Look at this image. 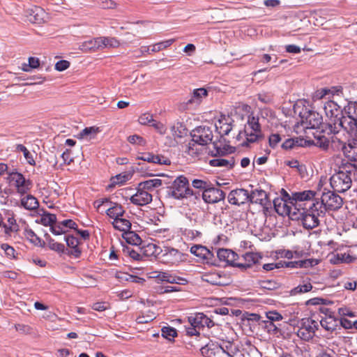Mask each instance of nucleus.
<instances>
[{
    "instance_id": "de8ad7c7",
    "label": "nucleus",
    "mask_w": 357,
    "mask_h": 357,
    "mask_svg": "<svg viewBox=\"0 0 357 357\" xmlns=\"http://www.w3.org/2000/svg\"><path fill=\"white\" fill-rule=\"evenodd\" d=\"M248 124L249 127L248 130L250 129V130L254 132H261V126L259 123V119L257 117H255L254 116H249Z\"/></svg>"
},
{
    "instance_id": "6ab92c4d",
    "label": "nucleus",
    "mask_w": 357,
    "mask_h": 357,
    "mask_svg": "<svg viewBox=\"0 0 357 357\" xmlns=\"http://www.w3.org/2000/svg\"><path fill=\"white\" fill-rule=\"evenodd\" d=\"M249 195L247 190L243 188L235 189L229 193L228 202L231 204L239 206L249 202Z\"/></svg>"
},
{
    "instance_id": "473e14b6",
    "label": "nucleus",
    "mask_w": 357,
    "mask_h": 357,
    "mask_svg": "<svg viewBox=\"0 0 357 357\" xmlns=\"http://www.w3.org/2000/svg\"><path fill=\"white\" fill-rule=\"evenodd\" d=\"M106 213L109 218H113L114 220L115 219L122 217L125 213V211L121 204L115 203L114 206L107 209Z\"/></svg>"
},
{
    "instance_id": "5701e85b",
    "label": "nucleus",
    "mask_w": 357,
    "mask_h": 357,
    "mask_svg": "<svg viewBox=\"0 0 357 357\" xmlns=\"http://www.w3.org/2000/svg\"><path fill=\"white\" fill-rule=\"evenodd\" d=\"M137 160H141L151 164L169 165L171 161L169 158L162 155H154L152 153H144L141 156H137Z\"/></svg>"
},
{
    "instance_id": "4be33fe9",
    "label": "nucleus",
    "mask_w": 357,
    "mask_h": 357,
    "mask_svg": "<svg viewBox=\"0 0 357 357\" xmlns=\"http://www.w3.org/2000/svg\"><path fill=\"white\" fill-rule=\"evenodd\" d=\"M131 203L137 206H144L152 202V195L146 190L137 188V192L130 198Z\"/></svg>"
},
{
    "instance_id": "7c9ffc66",
    "label": "nucleus",
    "mask_w": 357,
    "mask_h": 357,
    "mask_svg": "<svg viewBox=\"0 0 357 357\" xmlns=\"http://www.w3.org/2000/svg\"><path fill=\"white\" fill-rule=\"evenodd\" d=\"M8 225L3 222V228L6 236H10L11 233L17 232L19 230V225H17L14 215L7 219Z\"/></svg>"
},
{
    "instance_id": "4c0bfd02",
    "label": "nucleus",
    "mask_w": 357,
    "mask_h": 357,
    "mask_svg": "<svg viewBox=\"0 0 357 357\" xmlns=\"http://www.w3.org/2000/svg\"><path fill=\"white\" fill-rule=\"evenodd\" d=\"M45 237L48 242V247L50 250L56 251L58 253L64 252L65 245L63 243L56 242L48 234H45Z\"/></svg>"
},
{
    "instance_id": "774afa93",
    "label": "nucleus",
    "mask_w": 357,
    "mask_h": 357,
    "mask_svg": "<svg viewBox=\"0 0 357 357\" xmlns=\"http://www.w3.org/2000/svg\"><path fill=\"white\" fill-rule=\"evenodd\" d=\"M257 98L264 104H269L273 102V96L268 93H259L257 94Z\"/></svg>"
},
{
    "instance_id": "37998d69",
    "label": "nucleus",
    "mask_w": 357,
    "mask_h": 357,
    "mask_svg": "<svg viewBox=\"0 0 357 357\" xmlns=\"http://www.w3.org/2000/svg\"><path fill=\"white\" fill-rule=\"evenodd\" d=\"M15 149L17 151L23 153L24 158L29 165L33 166L36 165V162L33 155L29 151L26 146H24L23 144H17Z\"/></svg>"
},
{
    "instance_id": "a18cd8bd",
    "label": "nucleus",
    "mask_w": 357,
    "mask_h": 357,
    "mask_svg": "<svg viewBox=\"0 0 357 357\" xmlns=\"http://www.w3.org/2000/svg\"><path fill=\"white\" fill-rule=\"evenodd\" d=\"M218 123L220 126L216 125L215 128L221 136L227 135L232 130L231 123L223 122L222 120H219Z\"/></svg>"
},
{
    "instance_id": "39448f33",
    "label": "nucleus",
    "mask_w": 357,
    "mask_h": 357,
    "mask_svg": "<svg viewBox=\"0 0 357 357\" xmlns=\"http://www.w3.org/2000/svg\"><path fill=\"white\" fill-rule=\"evenodd\" d=\"M324 110L326 116L330 118V132H338L340 121L344 118V109H342L335 102L328 101L325 104Z\"/></svg>"
},
{
    "instance_id": "bb28decb",
    "label": "nucleus",
    "mask_w": 357,
    "mask_h": 357,
    "mask_svg": "<svg viewBox=\"0 0 357 357\" xmlns=\"http://www.w3.org/2000/svg\"><path fill=\"white\" fill-rule=\"evenodd\" d=\"M223 349L221 345L218 343L210 342L200 349L201 354L204 357H213L217 354H220Z\"/></svg>"
},
{
    "instance_id": "f03ea898",
    "label": "nucleus",
    "mask_w": 357,
    "mask_h": 357,
    "mask_svg": "<svg viewBox=\"0 0 357 357\" xmlns=\"http://www.w3.org/2000/svg\"><path fill=\"white\" fill-rule=\"evenodd\" d=\"M167 189L168 195L176 199H182L190 196H195L197 199L200 196L199 192H195L190 188L188 180L184 176H178Z\"/></svg>"
},
{
    "instance_id": "aec40b11",
    "label": "nucleus",
    "mask_w": 357,
    "mask_h": 357,
    "mask_svg": "<svg viewBox=\"0 0 357 357\" xmlns=\"http://www.w3.org/2000/svg\"><path fill=\"white\" fill-rule=\"evenodd\" d=\"M204 281L217 286H225L229 284V279L225 273L222 272H211L202 276Z\"/></svg>"
},
{
    "instance_id": "7ed1b4c3",
    "label": "nucleus",
    "mask_w": 357,
    "mask_h": 357,
    "mask_svg": "<svg viewBox=\"0 0 357 357\" xmlns=\"http://www.w3.org/2000/svg\"><path fill=\"white\" fill-rule=\"evenodd\" d=\"M192 142L188 145L187 152L188 154L194 153V146L198 144L205 146L212 142L213 131L211 127L207 126H197L190 132Z\"/></svg>"
},
{
    "instance_id": "2eb2a0df",
    "label": "nucleus",
    "mask_w": 357,
    "mask_h": 357,
    "mask_svg": "<svg viewBox=\"0 0 357 357\" xmlns=\"http://www.w3.org/2000/svg\"><path fill=\"white\" fill-rule=\"evenodd\" d=\"M202 197L206 203L215 204L224 200L225 193L211 184L205 191L202 192Z\"/></svg>"
},
{
    "instance_id": "0eeeda50",
    "label": "nucleus",
    "mask_w": 357,
    "mask_h": 357,
    "mask_svg": "<svg viewBox=\"0 0 357 357\" xmlns=\"http://www.w3.org/2000/svg\"><path fill=\"white\" fill-rule=\"evenodd\" d=\"M244 262H240L236 264V267L241 268L242 271L250 270L248 272L252 277H255L256 273L261 270L260 260L262 256L257 252H248L241 256Z\"/></svg>"
},
{
    "instance_id": "603ef678",
    "label": "nucleus",
    "mask_w": 357,
    "mask_h": 357,
    "mask_svg": "<svg viewBox=\"0 0 357 357\" xmlns=\"http://www.w3.org/2000/svg\"><path fill=\"white\" fill-rule=\"evenodd\" d=\"M174 40H175L174 39H169V40H167L165 41L158 43L155 44L154 45H153L151 51L153 52H159L162 50H164V49L169 47L170 45H172V43L174 42Z\"/></svg>"
},
{
    "instance_id": "a878e982",
    "label": "nucleus",
    "mask_w": 357,
    "mask_h": 357,
    "mask_svg": "<svg viewBox=\"0 0 357 357\" xmlns=\"http://www.w3.org/2000/svg\"><path fill=\"white\" fill-rule=\"evenodd\" d=\"M208 96V91L204 88L195 89L192 94L187 100L185 104L188 105H198L202 101V99Z\"/></svg>"
},
{
    "instance_id": "c85d7f7f",
    "label": "nucleus",
    "mask_w": 357,
    "mask_h": 357,
    "mask_svg": "<svg viewBox=\"0 0 357 357\" xmlns=\"http://www.w3.org/2000/svg\"><path fill=\"white\" fill-rule=\"evenodd\" d=\"M20 206L29 211L36 210L39 206L38 199L31 195H27L20 200Z\"/></svg>"
},
{
    "instance_id": "f3484780",
    "label": "nucleus",
    "mask_w": 357,
    "mask_h": 357,
    "mask_svg": "<svg viewBox=\"0 0 357 357\" xmlns=\"http://www.w3.org/2000/svg\"><path fill=\"white\" fill-rule=\"evenodd\" d=\"M342 151L345 158L351 163V165L357 170V139L349 140L342 146Z\"/></svg>"
},
{
    "instance_id": "cd10ccee",
    "label": "nucleus",
    "mask_w": 357,
    "mask_h": 357,
    "mask_svg": "<svg viewBox=\"0 0 357 357\" xmlns=\"http://www.w3.org/2000/svg\"><path fill=\"white\" fill-rule=\"evenodd\" d=\"M301 328L306 331V334H308L306 337H313L315 331L319 328V324L311 318H304L301 319Z\"/></svg>"
},
{
    "instance_id": "5fc2aeb1",
    "label": "nucleus",
    "mask_w": 357,
    "mask_h": 357,
    "mask_svg": "<svg viewBox=\"0 0 357 357\" xmlns=\"http://www.w3.org/2000/svg\"><path fill=\"white\" fill-rule=\"evenodd\" d=\"M40 65V61L38 58L36 57H29V64H24L22 67V70L24 71L28 72L29 71V68H36Z\"/></svg>"
},
{
    "instance_id": "72a5a7b5",
    "label": "nucleus",
    "mask_w": 357,
    "mask_h": 357,
    "mask_svg": "<svg viewBox=\"0 0 357 357\" xmlns=\"http://www.w3.org/2000/svg\"><path fill=\"white\" fill-rule=\"evenodd\" d=\"M24 235L27 240H29L31 243L35 245L40 246L43 248L45 245V243L39 238L36 233L30 228H26L24 229Z\"/></svg>"
},
{
    "instance_id": "c9c22d12",
    "label": "nucleus",
    "mask_w": 357,
    "mask_h": 357,
    "mask_svg": "<svg viewBox=\"0 0 357 357\" xmlns=\"http://www.w3.org/2000/svg\"><path fill=\"white\" fill-rule=\"evenodd\" d=\"M45 11L40 7H36L31 10L29 20L36 24H40L44 21Z\"/></svg>"
},
{
    "instance_id": "e433bc0d",
    "label": "nucleus",
    "mask_w": 357,
    "mask_h": 357,
    "mask_svg": "<svg viewBox=\"0 0 357 357\" xmlns=\"http://www.w3.org/2000/svg\"><path fill=\"white\" fill-rule=\"evenodd\" d=\"M163 181L159 178L149 179L145 181L140 182L139 188H143L146 190H153L162 185Z\"/></svg>"
},
{
    "instance_id": "49530a36",
    "label": "nucleus",
    "mask_w": 357,
    "mask_h": 357,
    "mask_svg": "<svg viewBox=\"0 0 357 357\" xmlns=\"http://www.w3.org/2000/svg\"><path fill=\"white\" fill-rule=\"evenodd\" d=\"M260 287L267 290H275L281 287V284L274 280H267L261 281Z\"/></svg>"
},
{
    "instance_id": "3c124183",
    "label": "nucleus",
    "mask_w": 357,
    "mask_h": 357,
    "mask_svg": "<svg viewBox=\"0 0 357 357\" xmlns=\"http://www.w3.org/2000/svg\"><path fill=\"white\" fill-rule=\"evenodd\" d=\"M261 324L263 327L267 331V332L270 334H277L278 332H280L279 327L275 324L273 322H271V321H262Z\"/></svg>"
},
{
    "instance_id": "6e6d98bb",
    "label": "nucleus",
    "mask_w": 357,
    "mask_h": 357,
    "mask_svg": "<svg viewBox=\"0 0 357 357\" xmlns=\"http://www.w3.org/2000/svg\"><path fill=\"white\" fill-rule=\"evenodd\" d=\"M357 259V255H353L351 251L348 253H341L340 261L344 264H351Z\"/></svg>"
},
{
    "instance_id": "c756f323",
    "label": "nucleus",
    "mask_w": 357,
    "mask_h": 357,
    "mask_svg": "<svg viewBox=\"0 0 357 357\" xmlns=\"http://www.w3.org/2000/svg\"><path fill=\"white\" fill-rule=\"evenodd\" d=\"M209 165L212 167H226L228 169H231L235 165V159L234 157H231L228 160L223 158H215L209 161Z\"/></svg>"
},
{
    "instance_id": "338daca9",
    "label": "nucleus",
    "mask_w": 357,
    "mask_h": 357,
    "mask_svg": "<svg viewBox=\"0 0 357 357\" xmlns=\"http://www.w3.org/2000/svg\"><path fill=\"white\" fill-rule=\"evenodd\" d=\"M281 141V137L279 134H272L269 136L268 142L271 148L275 149Z\"/></svg>"
},
{
    "instance_id": "2f4dec72",
    "label": "nucleus",
    "mask_w": 357,
    "mask_h": 357,
    "mask_svg": "<svg viewBox=\"0 0 357 357\" xmlns=\"http://www.w3.org/2000/svg\"><path fill=\"white\" fill-rule=\"evenodd\" d=\"M112 225L114 229L125 233V231L130 230L132 225L130 220L121 217L115 219L112 222Z\"/></svg>"
},
{
    "instance_id": "dca6fc26",
    "label": "nucleus",
    "mask_w": 357,
    "mask_h": 357,
    "mask_svg": "<svg viewBox=\"0 0 357 357\" xmlns=\"http://www.w3.org/2000/svg\"><path fill=\"white\" fill-rule=\"evenodd\" d=\"M190 252L204 260L207 264H216L215 256L206 247L202 245H195L190 248Z\"/></svg>"
},
{
    "instance_id": "8fccbe9b",
    "label": "nucleus",
    "mask_w": 357,
    "mask_h": 357,
    "mask_svg": "<svg viewBox=\"0 0 357 357\" xmlns=\"http://www.w3.org/2000/svg\"><path fill=\"white\" fill-rule=\"evenodd\" d=\"M99 132V128L96 127H87L83 129L79 133V138H84L89 137V138L93 137Z\"/></svg>"
},
{
    "instance_id": "393cba45",
    "label": "nucleus",
    "mask_w": 357,
    "mask_h": 357,
    "mask_svg": "<svg viewBox=\"0 0 357 357\" xmlns=\"http://www.w3.org/2000/svg\"><path fill=\"white\" fill-rule=\"evenodd\" d=\"M104 43L102 42V37L90 39L83 42L79 45V49L82 52H96L99 49H102V46Z\"/></svg>"
},
{
    "instance_id": "680f3d73",
    "label": "nucleus",
    "mask_w": 357,
    "mask_h": 357,
    "mask_svg": "<svg viewBox=\"0 0 357 357\" xmlns=\"http://www.w3.org/2000/svg\"><path fill=\"white\" fill-rule=\"evenodd\" d=\"M266 317L271 322L279 321L283 319V317L277 311H269L266 312Z\"/></svg>"
},
{
    "instance_id": "c03bdc74",
    "label": "nucleus",
    "mask_w": 357,
    "mask_h": 357,
    "mask_svg": "<svg viewBox=\"0 0 357 357\" xmlns=\"http://www.w3.org/2000/svg\"><path fill=\"white\" fill-rule=\"evenodd\" d=\"M244 135L246 136V142L242 144L243 146L247 145L248 143H254L258 140L261 137V132H257L254 131H249L248 128H245L243 130Z\"/></svg>"
},
{
    "instance_id": "bf43d9fd",
    "label": "nucleus",
    "mask_w": 357,
    "mask_h": 357,
    "mask_svg": "<svg viewBox=\"0 0 357 357\" xmlns=\"http://www.w3.org/2000/svg\"><path fill=\"white\" fill-rule=\"evenodd\" d=\"M102 42L104 43L102 46V49L106 47H118L120 44L114 38L102 37Z\"/></svg>"
},
{
    "instance_id": "58836bf2",
    "label": "nucleus",
    "mask_w": 357,
    "mask_h": 357,
    "mask_svg": "<svg viewBox=\"0 0 357 357\" xmlns=\"http://www.w3.org/2000/svg\"><path fill=\"white\" fill-rule=\"evenodd\" d=\"M321 326L328 331H333L337 327V320L332 316L328 318L322 319L320 321Z\"/></svg>"
},
{
    "instance_id": "ddd939ff",
    "label": "nucleus",
    "mask_w": 357,
    "mask_h": 357,
    "mask_svg": "<svg viewBox=\"0 0 357 357\" xmlns=\"http://www.w3.org/2000/svg\"><path fill=\"white\" fill-rule=\"evenodd\" d=\"M162 252L161 259L165 264L174 265L183 260V254L176 248L165 247Z\"/></svg>"
},
{
    "instance_id": "e2e57ef3",
    "label": "nucleus",
    "mask_w": 357,
    "mask_h": 357,
    "mask_svg": "<svg viewBox=\"0 0 357 357\" xmlns=\"http://www.w3.org/2000/svg\"><path fill=\"white\" fill-rule=\"evenodd\" d=\"M99 6L103 9H112L116 7V3L112 0H98Z\"/></svg>"
},
{
    "instance_id": "9d476101",
    "label": "nucleus",
    "mask_w": 357,
    "mask_h": 357,
    "mask_svg": "<svg viewBox=\"0 0 357 357\" xmlns=\"http://www.w3.org/2000/svg\"><path fill=\"white\" fill-rule=\"evenodd\" d=\"M273 203L275 211L279 215H287L293 220V214L296 215L298 206L294 205L292 200L290 202L291 205H289L285 199L276 197L273 199Z\"/></svg>"
},
{
    "instance_id": "a211bd4d",
    "label": "nucleus",
    "mask_w": 357,
    "mask_h": 357,
    "mask_svg": "<svg viewBox=\"0 0 357 357\" xmlns=\"http://www.w3.org/2000/svg\"><path fill=\"white\" fill-rule=\"evenodd\" d=\"M188 321L190 326L198 327L199 329L203 328L205 326L210 328L214 326V322L202 312H197L194 315L188 317Z\"/></svg>"
},
{
    "instance_id": "423d86ee",
    "label": "nucleus",
    "mask_w": 357,
    "mask_h": 357,
    "mask_svg": "<svg viewBox=\"0 0 357 357\" xmlns=\"http://www.w3.org/2000/svg\"><path fill=\"white\" fill-rule=\"evenodd\" d=\"M314 202L319 208L324 211L325 214L326 211H334L340 209L342 206L343 199L338 195L328 190L322 192L321 201L317 199Z\"/></svg>"
},
{
    "instance_id": "f257e3e1",
    "label": "nucleus",
    "mask_w": 357,
    "mask_h": 357,
    "mask_svg": "<svg viewBox=\"0 0 357 357\" xmlns=\"http://www.w3.org/2000/svg\"><path fill=\"white\" fill-rule=\"evenodd\" d=\"M293 220H301L305 229H312L319 225V217L324 216L323 210L318 208L314 202L301 203Z\"/></svg>"
},
{
    "instance_id": "1a4fd4ad",
    "label": "nucleus",
    "mask_w": 357,
    "mask_h": 357,
    "mask_svg": "<svg viewBox=\"0 0 357 357\" xmlns=\"http://www.w3.org/2000/svg\"><path fill=\"white\" fill-rule=\"evenodd\" d=\"M239 257L236 252L228 248H219L216 251L215 261L216 264H212L215 266H220L221 263H224V266H230L236 267L237 259Z\"/></svg>"
},
{
    "instance_id": "a19ab883",
    "label": "nucleus",
    "mask_w": 357,
    "mask_h": 357,
    "mask_svg": "<svg viewBox=\"0 0 357 357\" xmlns=\"http://www.w3.org/2000/svg\"><path fill=\"white\" fill-rule=\"evenodd\" d=\"M40 222L45 227L50 226L51 227L56 222V216L54 214L45 212L40 218Z\"/></svg>"
},
{
    "instance_id": "0e129e2a",
    "label": "nucleus",
    "mask_w": 357,
    "mask_h": 357,
    "mask_svg": "<svg viewBox=\"0 0 357 357\" xmlns=\"http://www.w3.org/2000/svg\"><path fill=\"white\" fill-rule=\"evenodd\" d=\"M150 126L153 127L155 129V130H157V132H159L160 135L165 134L167 131L165 125L162 123L158 121L155 119L153 120L152 123L150 124Z\"/></svg>"
},
{
    "instance_id": "b1692460",
    "label": "nucleus",
    "mask_w": 357,
    "mask_h": 357,
    "mask_svg": "<svg viewBox=\"0 0 357 357\" xmlns=\"http://www.w3.org/2000/svg\"><path fill=\"white\" fill-rule=\"evenodd\" d=\"M64 240L67 245L71 248V250L68 252V255H73L75 258H79L82 255V250L79 248V245L82 242L75 236L73 235L66 236Z\"/></svg>"
},
{
    "instance_id": "69168bd1",
    "label": "nucleus",
    "mask_w": 357,
    "mask_h": 357,
    "mask_svg": "<svg viewBox=\"0 0 357 357\" xmlns=\"http://www.w3.org/2000/svg\"><path fill=\"white\" fill-rule=\"evenodd\" d=\"M1 248L3 250H4L5 254L6 255L7 257H8L10 258H16V257L15 255V249L13 247L10 246L8 244H7V243L1 244Z\"/></svg>"
},
{
    "instance_id": "6e6552de",
    "label": "nucleus",
    "mask_w": 357,
    "mask_h": 357,
    "mask_svg": "<svg viewBox=\"0 0 357 357\" xmlns=\"http://www.w3.org/2000/svg\"><path fill=\"white\" fill-rule=\"evenodd\" d=\"M349 172L339 171L334 174L330 178V184L335 192L340 193L348 190L352 183Z\"/></svg>"
},
{
    "instance_id": "13d9d810",
    "label": "nucleus",
    "mask_w": 357,
    "mask_h": 357,
    "mask_svg": "<svg viewBox=\"0 0 357 357\" xmlns=\"http://www.w3.org/2000/svg\"><path fill=\"white\" fill-rule=\"evenodd\" d=\"M129 179V175L119 174L113 178L112 183L109 185V188L114 187L116 184H123Z\"/></svg>"
},
{
    "instance_id": "09e8293b",
    "label": "nucleus",
    "mask_w": 357,
    "mask_h": 357,
    "mask_svg": "<svg viewBox=\"0 0 357 357\" xmlns=\"http://www.w3.org/2000/svg\"><path fill=\"white\" fill-rule=\"evenodd\" d=\"M312 285L310 282L305 283L303 285H298L291 290V295H296L298 294L306 293L311 291Z\"/></svg>"
},
{
    "instance_id": "ea45409f",
    "label": "nucleus",
    "mask_w": 357,
    "mask_h": 357,
    "mask_svg": "<svg viewBox=\"0 0 357 357\" xmlns=\"http://www.w3.org/2000/svg\"><path fill=\"white\" fill-rule=\"evenodd\" d=\"M122 252L124 255L128 256L135 261H142L144 256L135 250L132 247L123 245Z\"/></svg>"
},
{
    "instance_id": "20e7f679",
    "label": "nucleus",
    "mask_w": 357,
    "mask_h": 357,
    "mask_svg": "<svg viewBox=\"0 0 357 357\" xmlns=\"http://www.w3.org/2000/svg\"><path fill=\"white\" fill-rule=\"evenodd\" d=\"M340 128L357 137V102H349L344 107V118L340 121Z\"/></svg>"
},
{
    "instance_id": "052dcab7",
    "label": "nucleus",
    "mask_w": 357,
    "mask_h": 357,
    "mask_svg": "<svg viewBox=\"0 0 357 357\" xmlns=\"http://www.w3.org/2000/svg\"><path fill=\"white\" fill-rule=\"evenodd\" d=\"M154 119L153 117V115L149 113H145L142 114L139 118V122L142 125H146L149 126L152 123Z\"/></svg>"
},
{
    "instance_id": "4d7b16f0",
    "label": "nucleus",
    "mask_w": 357,
    "mask_h": 357,
    "mask_svg": "<svg viewBox=\"0 0 357 357\" xmlns=\"http://www.w3.org/2000/svg\"><path fill=\"white\" fill-rule=\"evenodd\" d=\"M128 141L132 144H137L142 146L146 145V140L138 135H130L128 137Z\"/></svg>"
},
{
    "instance_id": "f8f14e48",
    "label": "nucleus",
    "mask_w": 357,
    "mask_h": 357,
    "mask_svg": "<svg viewBox=\"0 0 357 357\" xmlns=\"http://www.w3.org/2000/svg\"><path fill=\"white\" fill-rule=\"evenodd\" d=\"M302 123H306L307 128H316L321 123L322 118L314 111L307 110V108L302 109L299 112Z\"/></svg>"
},
{
    "instance_id": "79ce46f5",
    "label": "nucleus",
    "mask_w": 357,
    "mask_h": 357,
    "mask_svg": "<svg viewBox=\"0 0 357 357\" xmlns=\"http://www.w3.org/2000/svg\"><path fill=\"white\" fill-rule=\"evenodd\" d=\"M161 333L162 336L170 342L174 341V337L177 336L176 330L172 326H163Z\"/></svg>"
},
{
    "instance_id": "9b49d317",
    "label": "nucleus",
    "mask_w": 357,
    "mask_h": 357,
    "mask_svg": "<svg viewBox=\"0 0 357 357\" xmlns=\"http://www.w3.org/2000/svg\"><path fill=\"white\" fill-rule=\"evenodd\" d=\"M7 179L14 182L17 192L22 195L26 194L32 185L30 180L26 179L22 174L17 172H8Z\"/></svg>"
},
{
    "instance_id": "412c9836",
    "label": "nucleus",
    "mask_w": 357,
    "mask_h": 357,
    "mask_svg": "<svg viewBox=\"0 0 357 357\" xmlns=\"http://www.w3.org/2000/svg\"><path fill=\"white\" fill-rule=\"evenodd\" d=\"M249 202L252 204H259L264 208L271 205L266 192L264 190H255L249 195Z\"/></svg>"
},
{
    "instance_id": "864d4df0",
    "label": "nucleus",
    "mask_w": 357,
    "mask_h": 357,
    "mask_svg": "<svg viewBox=\"0 0 357 357\" xmlns=\"http://www.w3.org/2000/svg\"><path fill=\"white\" fill-rule=\"evenodd\" d=\"M192 185L195 188L205 191L206 189L211 185V183L208 181L201 179H194L192 182Z\"/></svg>"
},
{
    "instance_id": "f704fd0d",
    "label": "nucleus",
    "mask_w": 357,
    "mask_h": 357,
    "mask_svg": "<svg viewBox=\"0 0 357 357\" xmlns=\"http://www.w3.org/2000/svg\"><path fill=\"white\" fill-rule=\"evenodd\" d=\"M122 237L126 240V243L132 245H139L142 242L139 236L130 230L123 233Z\"/></svg>"
},
{
    "instance_id": "4468645a",
    "label": "nucleus",
    "mask_w": 357,
    "mask_h": 357,
    "mask_svg": "<svg viewBox=\"0 0 357 357\" xmlns=\"http://www.w3.org/2000/svg\"><path fill=\"white\" fill-rule=\"evenodd\" d=\"M282 191L284 192V197H288L289 200H292L294 205H297L298 206L301 203L316 202L317 200L312 199L316 195V192L313 190L293 192L291 197H289V194L284 190H282Z\"/></svg>"
}]
</instances>
